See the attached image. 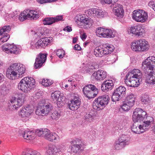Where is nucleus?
Returning a JSON list of instances; mask_svg holds the SVG:
<instances>
[{
  "instance_id": "obj_45",
  "label": "nucleus",
  "mask_w": 155,
  "mask_h": 155,
  "mask_svg": "<svg viewBox=\"0 0 155 155\" xmlns=\"http://www.w3.org/2000/svg\"><path fill=\"white\" fill-rule=\"evenodd\" d=\"M60 112L55 110L52 114L51 117L53 120H57L60 117Z\"/></svg>"
},
{
  "instance_id": "obj_35",
  "label": "nucleus",
  "mask_w": 155,
  "mask_h": 155,
  "mask_svg": "<svg viewBox=\"0 0 155 155\" xmlns=\"http://www.w3.org/2000/svg\"><path fill=\"white\" fill-rule=\"evenodd\" d=\"M41 39L38 40L37 41L35 44L31 43V49H38L41 48L43 47V44H42V42L41 41Z\"/></svg>"
},
{
  "instance_id": "obj_18",
  "label": "nucleus",
  "mask_w": 155,
  "mask_h": 155,
  "mask_svg": "<svg viewBox=\"0 0 155 155\" xmlns=\"http://www.w3.org/2000/svg\"><path fill=\"white\" fill-rule=\"evenodd\" d=\"M81 140L78 139L71 141L70 143L71 146L69 147V149L71 150V152L74 153L77 152L81 147Z\"/></svg>"
},
{
  "instance_id": "obj_2",
  "label": "nucleus",
  "mask_w": 155,
  "mask_h": 155,
  "mask_svg": "<svg viewBox=\"0 0 155 155\" xmlns=\"http://www.w3.org/2000/svg\"><path fill=\"white\" fill-rule=\"evenodd\" d=\"M142 76L140 70L134 69L126 74L125 82L127 86L130 87L138 86L141 81Z\"/></svg>"
},
{
  "instance_id": "obj_49",
  "label": "nucleus",
  "mask_w": 155,
  "mask_h": 155,
  "mask_svg": "<svg viewBox=\"0 0 155 155\" xmlns=\"http://www.w3.org/2000/svg\"><path fill=\"white\" fill-rule=\"evenodd\" d=\"M85 120L87 121L91 122L93 118V114L92 112H90L88 114H86L85 116Z\"/></svg>"
},
{
  "instance_id": "obj_32",
  "label": "nucleus",
  "mask_w": 155,
  "mask_h": 155,
  "mask_svg": "<svg viewBox=\"0 0 155 155\" xmlns=\"http://www.w3.org/2000/svg\"><path fill=\"white\" fill-rule=\"evenodd\" d=\"M139 39L132 42L131 45V48L134 51L140 52Z\"/></svg>"
},
{
  "instance_id": "obj_42",
  "label": "nucleus",
  "mask_w": 155,
  "mask_h": 155,
  "mask_svg": "<svg viewBox=\"0 0 155 155\" xmlns=\"http://www.w3.org/2000/svg\"><path fill=\"white\" fill-rule=\"evenodd\" d=\"M53 17H48L44 18L43 20L44 25H51L54 23Z\"/></svg>"
},
{
  "instance_id": "obj_50",
  "label": "nucleus",
  "mask_w": 155,
  "mask_h": 155,
  "mask_svg": "<svg viewBox=\"0 0 155 155\" xmlns=\"http://www.w3.org/2000/svg\"><path fill=\"white\" fill-rule=\"evenodd\" d=\"M57 55L60 58H62L65 54L64 51L62 49L57 50L56 52Z\"/></svg>"
},
{
  "instance_id": "obj_60",
  "label": "nucleus",
  "mask_w": 155,
  "mask_h": 155,
  "mask_svg": "<svg viewBox=\"0 0 155 155\" xmlns=\"http://www.w3.org/2000/svg\"><path fill=\"white\" fill-rule=\"evenodd\" d=\"M18 11L17 10H16L15 12H13L12 13L9 15V17L13 18L15 16L18 15Z\"/></svg>"
},
{
  "instance_id": "obj_25",
  "label": "nucleus",
  "mask_w": 155,
  "mask_h": 155,
  "mask_svg": "<svg viewBox=\"0 0 155 155\" xmlns=\"http://www.w3.org/2000/svg\"><path fill=\"white\" fill-rule=\"evenodd\" d=\"M51 96L54 100L57 101V104L58 105L60 102L62 101L63 94L59 91H56L51 94Z\"/></svg>"
},
{
  "instance_id": "obj_30",
  "label": "nucleus",
  "mask_w": 155,
  "mask_h": 155,
  "mask_svg": "<svg viewBox=\"0 0 155 155\" xmlns=\"http://www.w3.org/2000/svg\"><path fill=\"white\" fill-rule=\"evenodd\" d=\"M121 144L125 147L129 143V138L127 136L125 135H122L118 139V140Z\"/></svg>"
},
{
  "instance_id": "obj_28",
  "label": "nucleus",
  "mask_w": 155,
  "mask_h": 155,
  "mask_svg": "<svg viewBox=\"0 0 155 155\" xmlns=\"http://www.w3.org/2000/svg\"><path fill=\"white\" fill-rule=\"evenodd\" d=\"M108 31L107 29L99 27L96 29V33L97 36L105 38L106 35L108 34Z\"/></svg>"
},
{
  "instance_id": "obj_5",
  "label": "nucleus",
  "mask_w": 155,
  "mask_h": 155,
  "mask_svg": "<svg viewBox=\"0 0 155 155\" xmlns=\"http://www.w3.org/2000/svg\"><path fill=\"white\" fill-rule=\"evenodd\" d=\"M110 100L108 95H106L100 96L96 98L93 104V108L97 110H102L108 104Z\"/></svg>"
},
{
  "instance_id": "obj_31",
  "label": "nucleus",
  "mask_w": 155,
  "mask_h": 155,
  "mask_svg": "<svg viewBox=\"0 0 155 155\" xmlns=\"http://www.w3.org/2000/svg\"><path fill=\"white\" fill-rule=\"evenodd\" d=\"M98 93V89L96 87L95 89L93 90V89H91L84 95L90 99L96 96Z\"/></svg>"
},
{
  "instance_id": "obj_44",
  "label": "nucleus",
  "mask_w": 155,
  "mask_h": 155,
  "mask_svg": "<svg viewBox=\"0 0 155 155\" xmlns=\"http://www.w3.org/2000/svg\"><path fill=\"white\" fill-rule=\"evenodd\" d=\"M151 99L149 96L147 94H144L141 97V101L143 103L145 104H149L150 101Z\"/></svg>"
},
{
  "instance_id": "obj_20",
  "label": "nucleus",
  "mask_w": 155,
  "mask_h": 155,
  "mask_svg": "<svg viewBox=\"0 0 155 155\" xmlns=\"http://www.w3.org/2000/svg\"><path fill=\"white\" fill-rule=\"evenodd\" d=\"M45 139L51 142H58L60 140L59 137L55 132H51L48 129L46 136H45Z\"/></svg>"
},
{
  "instance_id": "obj_33",
  "label": "nucleus",
  "mask_w": 155,
  "mask_h": 155,
  "mask_svg": "<svg viewBox=\"0 0 155 155\" xmlns=\"http://www.w3.org/2000/svg\"><path fill=\"white\" fill-rule=\"evenodd\" d=\"M136 31H137V35L141 36L145 33L146 30V28L144 26L140 25H137Z\"/></svg>"
},
{
  "instance_id": "obj_23",
  "label": "nucleus",
  "mask_w": 155,
  "mask_h": 155,
  "mask_svg": "<svg viewBox=\"0 0 155 155\" xmlns=\"http://www.w3.org/2000/svg\"><path fill=\"white\" fill-rule=\"evenodd\" d=\"M114 83L110 80L105 81L101 85V90L103 91L111 90L113 87Z\"/></svg>"
},
{
  "instance_id": "obj_41",
  "label": "nucleus",
  "mask_w": 155,
  "mask_h": 155,
  "mask_svg": "<svg viewBox=\"0 0 155 155\" xmlns=\"http://www.w3.org/2000/svg\"><path fill=\"white\" fill-rule=\"evenodd\" d=\"M133 106L129 103L127 102L124 101L121 106L122 109L125 111H127L129 110Z\"/></svg>"
},
{
  "instance_id": "obj_19",
  "label": "nucleus",
  "mask_w": 155,
  "mask_h": 155,
  "mask_svg": "<svg viewBox=\"0 0 155 155\" xmlns=\"http://www.w3.org/2000/svg\"><path fill=\"white\" fill-rule=\"evenodd\" d=\"M80 104V101L78 96H75L71 101V103L69 105V108L72 110H75L79 107Z\"/></svg>"
},
{
  "instance_id": "obj_10",
  "label": "nucleus",
  "mask_w": 155,
  "mask_h": 155,
  "mask_svg": "<svg viewBox=\"0 0 155 155\" xmlns=\"http://www.w3.org/2000/svg\"><path fill=\"white\" fill-rule=\"evenodd\" d=\"M25 98V95L24 94H19L17 98L12 97L11 100L12 109L17 110L22 106L24 103Z\"/></svg>"
},
{
  "instance_id": "obj_29",
  "label": "nucleus",
  "mask_w": 155,
  "mask_h": 155,
  "mask_svg": "<svg viewBox=\"0 0 155 155\" xmlns=\"http://www.w3.org/2000/svg\"><path fill=\"white\" fill-rule=\"evenodd\" d=\"M15 71H13L12 69L8 70L6 72V76L10 79L15 80L18 78V77Z\"/></svg>"
},
{
  "instance_id": "obj_46",
  "label": "nucleus",
  "mask_w": 155,
  "mask_h": 155,
  "mask_svg": "<svg viewBox=\"0 0 155 155\" xmlns=\"http://www.w3.org/2000/svg\"><path fill=\"white\" fill-rule=\"evenodd\" d=\"M2 36L0 38V44L7 41L10 38V36L8 33L3 34Z\"/></svg>"
},
{
  "instance_id": "obj_12",
  "label": "nucleus",
  "mask_w": 155,
  "mask_h": 155,
  "mask_svg": "<svg viewBox=\"0 0 155 155\" xmlns=\"http://www.w3.org/2000/svg\"><path fill=\"white\" fill-rule=\"evenodd\" d=\"M126 88L123 86H120L114 91L112 95L111 100L115 102L120 100L126 94Z\"/></svg>"
},
{
  "instance_id": "obj_8",
  "label": "nucleus",
  "mask_w": 155,
  "mask_h": 155,
  "mask_svg": "<svg viewBox=\"0 0 155 155\" xmlns=\"http://www.w3.org/2000/svg\"><path fill=\"white\" fill-rule=\"evenodd\" d=\"M39 17L38 12L35 10L28 9L21 13L18 18L21 21H23L28 18L31 20H36Z\"/></svg>"
},
{
  "instance_id": "obj_6",
  "label": "nucleus",
  "mask_w": 155,
  "mask_h": 155,
  "mask_svg": "<svg viewBox=\"0 0 155 155\" xmlns=\"http://www.w3.org/2000/svg\"><path fill=\"white\" fill-rule=\"evenodd\" d=\"M74 21L79 27L84 28H89L94 23L93 20L91 18H86L81 15L76 17Z\"/></svg>"
},
{
  "instance_id": "obj_53",
  "label": "nucleus",
  "mask_w": 155,
  "mask_h": 155,
  "mask_svg": "<svg viewBox=\"0 0 155 155\" xmlns=\"http://www.w3.org/2000/svg\"><path fill=\"white\" fill-rule=\"evenodd\" d=\"M118 0H101V3L102 4H108L112 3L113 2L116 3L115 2H117Z\"/></svg>"
},
{
  "instance_id": "obj_16",
  "label": "nucleus",
  "mask_w": 155,
  "mask_h": 155,
  "mask_svg": "<svg viewBox=\"0 0 155 155\" xmlns=\"http://www.w3.org/2000/svg\"><path fill=\"white\" fill-rule=\"evenodd\" d=\"M3 51L7 53L17 54L20 51V49L14 44H7L2 46Z\"/></svg>"
},
{
  "instance_id": "obj_47",
  "label": "nucleus",
  "mask_w": 155,
  "mask_h": 155,
  "mask_svg": "<svg viewBox=\"0 0 155 155\" xmlns=\"http://www.w3.org/2000/svg\"><path fill=\"white\" fill-rule=\"evenodd\" d=\"M108 34L107 35H106L105 38H113L116 35V31L110 29H108Z\"/></svg>"
},
{
  "instance_id": "obj_55",
  "label": "nucleus",
  "mask_w": 155,
  "mask_h": 155,
  "mask_svg": "<svg viewBox=\"0 0 155 155\" xmlns=\"http://www.w3.org/2000/svg\"><path fill=\"white\" fill-rule=\"evenodd\" d=\"M54 20V22H58L59 21H63V15H58L56 16L55 17H53Z\"/></svg>"
},
{
  "instance_id": "obj_37",
  "label": "nucleus",
  "mask_w": 155,
  "mask_h": 155,
  "mask_svg": "<svg viewBox=\"0 0 155 155\" xmlns=\"http://www.w3.org/2000/svg\"><path fill=\"white\" fill-rule=\"evenodd\" d=\"M135 98L133 94H130L128 95L126 97L125 101L129 103L130 104L134 106L135 102Z\"/></svg>"
},
{
  "instance_id": "obj_1",
  "label": "nucleus",
  "mask_w": 155,
  "mask_h": 155,
  "mask_svg": "<svg viewBox=\"0 0 155 155\" xmlns=\"http://www.w3.org/2000/svg\"><path fill=\"white\" fill-rule=\"evenodd\" d=\"M142 69L145 74L146 82L155 84V57L149 56L143 61Z\"/></svg>"
},
{
  "instance_id": "obj_51",
  "label": "nucleus",
  "mask_w": 155,
  "mask_h": 155,
  "mask_svg": "<svg viewBox=\"0 0 155 155\" xmlns=\"http://www.w3.org/2000/svg\"><path fill=\"white\" fill-rule=\"evenodd\" d=\"M125 147L123 145L120 143L118 140H117L115 143L114 148L116 150H120Z\"/></svg>"
},
{
  "instance_id": "obj_38",
  "label": "nucleus",
  "mask_w": 155,
  "mask_h": 155,
  "mask_svg": "<svg viewBox=\"0 0 155 155\" xmlns=\"http://www.w3.org/2000/svg\"><path fill=\"white\" fill-rule=\"evenodd\" d=\"M93 90L96 89V87L93 85L90 84L85 86L83 89V91L84 95H85L87 93L90 91L91 89Z\"/></svg>"
},
{
  "instance_id": "obj_34",
  "label": "nucleus",
  "mask_w": 155,
  "mask_h": 155,
  "mask_svg": "<svg viewBox=\"0 0 155 155\" xmlns=\"http://www.w3.org/2000/svg\"><path fill=\"white\" fill-rule=\"evenodd\" d=\"M48 129L46 128H41L40 129H37L35 130V133L36 135L39 137L41 136L45 138V136H46Z\"/></svg>"
},
{
  "instance_id": "obj_15",
  "label": "nucleus",
  "mask_w": 155,
  "mask_h": 155,
  "mask_svg": "<svg viewBox=\"0 0 155 155\" xmlns=\"http://www.w3.org/2000/svg\"><path fill=\"white\" fill-rule=\"evenodd\" d=\"M10 68L17 73L19 78H21L24 75L25 72V68L24 65L19 63H15L10 67Z\"/></svg>"
},
{
  "instance_id": "obj_21",
  "label": "nucleus",
  "mask_w": 155,
  "mask_h": 155,
  "mask_svg": "<svg viewBox=\"0 0 155 155\" xmlns=\"http://www.w3.org/2000/svg\"><path fill=\"white\" fill-rule=\"evenodd\" d=\"M113 5V11L115 15L119 17L122 18L124 13L122 5L117 3H114Z\"/></svg>"
},
{
  "instance_id": "obj_3",
  "label": "nucleus",
  "mask_w": 155,
  "mask_h": 155,
  "mask_svg": "<svg viewBox=\"0 0 155 155\" xmlns=\"http://www.w3.org/2000/svg\"><path fill=\"white\" fill-rule=\"evenodd\" d=\"M35 86V79L32 77H27L21 80L18 85V88L24 92H28Z\"/></svg>"
},
{
  "instance_id": "obj_61",
  "label": "nucleus",
  "mask_w": 155,
  "mask_h": 155,
  "mask_svg": "<svg viewBox=\"0 0 155 155\" xmlns=\"http://www.w3.org/2000/svg\"><path fill=\"white\" fill-rule=\"evenodd\" d=\"M63 30L65 31H66L67 32H69L71 31H72V29L71 28V27L68 26L65 28H64Z\"/></svg>"
},
{
  "instance_id": "obj_13",
  "label": "nucleus",
  "mask_w": 155,
  "mask_h": 155,
  "mask_svg": "<svg viewBox=\"0 0 155 155\" xmlns=\"http://www.w3.org/2000/svg\"><path fill=\"white\" fill-rule=\"evenodd\" d=\"M33 112L32 107L29 105L25 106L20 111L19 115L22 120L26 121L29 119V116Z\"/></svg>"
},
{
  "instance_id": "obj_22",
  "label": "nucleus",
  "mask_w": 155,
  "mask_h": 155,
  "mask_svg": "<svg viewBox=\"0 0 155 155\" xmlns=\"http://www.w3.org/2000/svg\"><path fill=\"white\" fill-rule=\"evenodd\" d=\"M92 76L96 80H103L106 77L107 73L103 70H98L94 73Z\"/></svg>"
},
{
  "instance_id": "obj_26",
  "label": "nucleus",
  "mask_w": 155,
  "mask_h": 155,
  "mask_svg": "<svg viewBox=\"0 0 155 155\" xmlns=\"http://www.w3.org/2000/svg\"><path fill=\"white\" fill-rule=\"evenodd\" d=\"M22 135L23 138L28 140H32L35 138V133L28 130L24 131Z\"/></svg>"
},
{
  "instance_id": "obj_24",
  "label": "nucleus",
  "mask_w": 155,
  "mask_h": 155,
  "mask_svg": "<svg viewBox=\"0 0 155 155\" xmlns=\"http://www.w3.org/2000/svg\"><path fill=\"white\" fill-rule=\"evenodd\" d=\"M61 150V147L60 146H56L54 145H51L49 146L47 153L49 155L55 154L58 153H59Z\"/></svg>"
},
{
  "instance_id": "obj_39",
  "label": "nucleus",
  "mask_w": 155,
  "mask_h": 155,
  "mask_svg": "<svg viewBox=\"0 0 155 155\" xmlns=\"http://www.w3.org/2000/svg\"><path fill=\"white\" fill-rule=\"evenodd\" d=\"M11 29V27L9 25H5L0 28V36L5 33H7Z\"/></svg>"
},
{
  "instance_id": "obj_52",
  "label": "nucleus",
  "mask_w": 155,
  "mask_h": 155,
  "mask_svg": "<svg viewBox=\"0 0 155 155\" xmlns=\"http://www.w3.org/2000/svg\"><path fill=\"white\" fill-rule=\"evenodd\" d=\"M137 26H132L128 30V32L130 33H132L133 34L135 35H137V31H136Z\"/></svg>"
},
{
  "instance_id": "obj_4",
  "label": "nucleus",
  "mask_w": 155,
  "mask_h": 155,
  "mask_svg": "<svg viewBox=\"0 0 155 155\" xmlns=\"http://www.w3.org/2000/svg\"><path fill=\"white\" fill-rule=\"evenodd\" d=\"M114 46L111 45L104 44L96 47L94 50V54L97 57H101L104 55L108 54L113 52Z\"/></svg>"
},
{
  "instance_id": "obj_17",
  "label": "nucleus",
  "mask_w": 155,
  "mask_h": 155,
  "mask_svg": "<svg viewBox=\"0 0 155 155\" xmlns=\"http://www.w3.org/2000/svg\"><path fill=\"white\" fill-rule=\"evenodd\" d=\"M47 56L46 54L40 53L37 56L34 64L35 68H39L42 66L46 60Z\"/></svg>"
},
{
  "instance_id": "obj_56",
  "label": "nucleus",
  "mask_w": 155,
  "mask_h": 155,
  "mask_svg": "<svg viewBox=\"0 0 155 155\" xmlns=\"http://www.w3.org/2000/svg\"><path fill=\"white\" fill-rule=\"evenodd\" d=\"M98 65L96 64L95 63H92L91 65L89 66L88 70L89 71H91V70H93L96 69L98 68Z\"/></svg>"
},
{
  "instance_id": "obj_9",
  "label": "nucleus",
  "mask_w": 155,
  "mask_h": 155,
  "mask_svg": "<svg viewBox=\"0 0 155 155\" xmlns=\"http://www.w3.org/2000/svg\"><path fill=\"white\" fill-rule=\"evenodd\" d=\"M147 13L143 10H136L133 12L132 18L136 21L143 23L147 21Z\"/></svg>"
},
{
  "instance_id": "obj_11",
  "label": "nucleus",
  "mask_w": 155,
  "mask_h": 155,
  "mask_svg": "<svg viewBox=\"0 0 155 155\" xmlns=\"http://www.w3.org/2000/svg\"><path fill=\"white\" fill-rule=\"evenodd\" d=\"M146 112L142 109L136 108L133 111V120L134 122H138L143 121L147 117Z\"/></svg>"
},
{
  "instance_id": "obj_43",
  "label": "nucleus",
  "mask_w": 155,
  "mask_h": 155,
  "mask_svg": "<svg viewBox=\"0 0 155 155\" xmlns=\"http://www.w3.org/2000/svg\"><path fill=\"white\" fill-rule=\"evenodd\" d=\"M117 59V57L115 54H111L109 55L107 59V61L110 62L109 64H113Z\"/></svg>"
},
{
  "instance_id": "obj_27",
  "label": "nucleus",
  "mask_w": 155,
  "mask_h": 155,
  "mask_svg": "<svg viewBox=\"0 0 155 155\" xmlns=\"http://www.w3.org/2000/svg\"><path fill=\"white\" fill-rule=\"evenodd\" d=\"M140 46V51H146L149 48V45L148 42L145 39H139Z\"/></svg>"
},
{
  "instance_id": "obj_63",
  "label": "nucleus",
  "mask_w": 155,
  "mask_h": 155,
  "mask_svg": "<svg viewBox=\"0 0 155 155\" xmlns=\"http://www.w3.org/2000/svg\"><path fill=\"white\" fill-rule=\"evenodd\" d=\"M21 155H30L29 150H28L26 151V152L23 151Z\"/></svg>"
},
{
  "instance_id": "obj_54",
  "label": "nucleus",
  "mask_w": 155,
  "mask_h": 155,
  "mask_svg": "<svg viewBox=\"0 0 155 155\" xmlns=\"http://www.w3.org/2000/svg\"><path fill=\"white\" fill-rule=\"evenodd\" d=\"M58 0H37V1L41 4L46 3H51L55 2Z\"/></svg>"
},
{
  "instance_id": "obj_62",
  "label": "nucleus",
  "mask_w": 155,
  "mask_h": 155,
  "mask_svg": "<svg viewBox=\"0 0 155 155\" xmlns=\"http://www.w3.org/2000/svg\"><path fill=\"white\" fill-rule=\"evenodd\" d=\"M74 49L75 50H81V48L80 46L78 45L77 44L75 45L74 48Z\"/></svg>"
},
{
  "instance_id": "obj_40",
  "label": "nucleus",
  "mask_w": 155,
  "mask_h": 155,
  "mask_svg": "<svg viewBox=\"0 0 155 155\" xmlns=\"http://www.w3.org/2000/svg\"><path fill=\"white\" fill-rule=\"evenodd\" d=\"M48 30L45 28H40L38 29V31L36 34L39 37L42 35H45L48 33Z\"/></svg>"
},
{
  "instance_id": "obj_36",
  "label": "nucleus",
  "mask_w": 155,
  "mask_h": 155,
  "mask_svg": "<svg viewBox=\"0 0 155 155\" xmlns=\"http://www.w3.org/2000/svg\"><path fill=\"white\" fill-rule=\"evenodd\" d=\"M41 39L42 42V44L43 46L49 45L53 41V38L51 37H45Z\"/></svg>"
},
{
  "instance_id": "obj_7",
  "label": "nucleus",
  "mask_w": 155,
  "mask_h": 155,
  "mask_svg": "<svg viewBox=\"0 0 155 155\" xmlns=\"http://www.w3.org/2000/svg\"><path fill=\"white\" fill-rule=\"evenodd\" d=\"M151 122L150 121L147 120L144 121L140 124L137 123H134L131 127V130L136 134L143 133L149 128Z\"/></svg>"
},
{
  "instance_id": "obj_14",
  "label": "nucleus",
  "mask_w": 155,
  "mask_h": 155,
  "mask_svg": "<svg viewBox=\"0 0 155 155\" xmlns=\"http://www.w3.org/2000/svg\"><path fill=\"white\" fill-rule=\"evenodd\" d=\"M51 106L50 104H41L37 107L35 113L40 116H45L50 112L51 110Z\"/></svg>"
},
{
  "instance_id": "obj_58",
  "label": "nucleus",
  "mask_w": 155,
  "mask_h": 155,
  "mask_svg": "<svg viewBox=\"0 0 155 155\" xmlns=\"http://www.w3.org/2000/svg\"><path fill=\"white\" fill-rule=\"evenodd\" d=\"M95 10V8H93L90 9H88L87 11V13L88 15L90 16L93 17V14L92 13L93 12H95L96 11L94 10Z\"/></svg>"
},
{
  "instance_id": "obj_48",
  "label": "nucleus",
  "mask_w": 155,
  "mask_h": 155,
  "mask_svg": "<svg viewBox=\"0 0 155 155\" xmlns=\"http://www.w3.org/2000/svg\"><path fill=\"white\" fill-rule=\"evenodd\" d=\"M53 82L49 79H44L42 80V84L45 86L47 87L53 84Z\"/></svg>"
},
{
  "instance_id": "obj_59",
  "label": "nucleus",
  "mask_w": 155,
  "mask_h": 155,
  "mask_svg": "<svg viewBox=\"0 0 155 155\" xmlns=\"http://www.w3.org/2000/svg\"><path fill=\"white\" fill-rule=\"evenodd\" d=\"M29 152L30 153V155H41L40 153L32 149L29 150Z\"/></svg>"
},
{
  "instance_id": "obj_57",
  "label": "nucleus",
  "mask_w": 155,
  "mask_h": 155,
  "mask_svg": "<svg viewBox=\"0 0 155 155\" xmlns=\"http://www.w3.org/2000/svg\"><path fill=\"white\" fill-rule=\"evenodd\" d=\"M97 17H103L104 16V12L102 10L97 9Z\"/></svg>"
},
{
  "instance_id": "obj_64",
  "label": "nucleus",
  "mask_w": 155,
  "mask_h": 155,
  "mask_svg": "<svg viewBox=\"0 0 155 155\" xmlns=\"http://www.w3.org/2000/svg\"><path fill=\"white\" fill-rule=\"evenodd\" d=\"M155 3L153 2L150 1L148 3V5L152 8H153V6L154 5Z\"/></svg>"
}]
</instances>
